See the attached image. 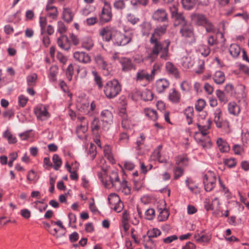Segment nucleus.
<instances>
[{
  "instance_id": "1",
  "label": "nucleus",
  "mask_w": 249,
  "mask_h": 249,
  "mask_svg": "<svg viewBox=\"0 0 249 249\" xmlns=\"http://www.w3.org/2000/svg\"><path fill=\"white\" fill-rule=\"evenodd\" d=\"M98 177L106 188H118L119 177L118 172L115 170L111 171L107 175L106 170L104 169L98 173Z\"/></svg>"
},
{
  "instance_id": "2",
  "label": "nucleus",
  "mask_w": 249,
  "mask_h": 249,
  "mask_svg": "<svg viewBox=\"0 0 249 249\" xmlns=\"http://www.w3.org/2000/svg\"><path fill=\"white\" fill-rule=\"evenodd\" d=\"M153 45L151 53V56H158L160 55V57L166 60L169 57V46L170 44V41L168 39L165 40L163 42L159 40L150 41Z\"/></svg>"
},
{
  "instance_id": "3",
  "label": "nucleus",
  "mask_w": 249,
  "mask_h": 249,
  "mask_svg": "<svg viewBox=\"0 0 249 249\" xmlns=\"http://www.w3.org/2000/svg\"><path fill=\"white\" fill-rule=\"evenodd\" d=\"M133 36L132 31H127L122 33L115 30L113 32V44L116 46H125L131 42Z\"/></svg>"
},
{
  "instance_id": "4",
  "label": "nucleus",
  "mask_w": 249,
  "mask_h": 249,
  "mask_svg": "<svg viewBox=\"0 0 249 249\" xmlns=\"http://www.w3.org/2000/svg\"><path fill=\"white\" fill-rule=\"evenodd\" d=\"M121 90V87L119 82L116 80L108 81L104 87V92L108 99L115 97Z\"/></svg>"
},
{
  "instance_id": "5",
  "label": "nucleus",
  "mask_w": 249,
  "mask_h": 249,
  "mask_svg": "<svg viewBox=\"0 0 249 249\" xmlns=\"http://www.w3.org/2000/svg\"><path fill=\"white\" fill-rule=\"evenodd\" d=\"M188 160L185 156H179L176 158V163L178 166L174 169V178L177 179L183 174L184 171L181 166H186Z\"/></svg>"
},
{
  "instance_id": "6",
  "label": "nucleus",
  "mask_w": 249,
  "mask_h": 249,
  "mask_svg": "<svg viewBox=\"0 0 249 249\" xmlns=\"http://www.w3.org/2000/svg\"><path fill=\"white\" fill-rule=\"evenodd\" d=\"M216 181L215 174L212 171H208L203 176L205 190L207 192L211 191L215 186Z\"/></svg>"
},
{
  "instance_id": "7",
  "label": "nucleus",
  "mask_w": 249,
  "mask_h": 249,
  "mask_svg": "<svg viewBox=\"0 0 249 249\" xmlns=\"http://www.w3.org/2000/svg\"><path fill=\"white\" fill-rule=\"evenodd\" d=\"M108 201L110 208L117 213L121 212L124 208V204L120 198L115 193H111L108 196Z\"/></svg>"
},
{
  "instance_id": "8",
  "label": "nucleus",
  "mask_w": 249,
  "mask_h": 249,
  "mask_svg": "<svg viewBox=\"0 0 249 249\" xmlns=\"http://www.w3.org/2000/svg\"><path fill=\"white\" fill-rule=\"evenodd\" d=\"M34 113L37 119L41 121H46L50 117L47 107L43 104L38 105L34 108Z\"/></svg>"
},
{
  "instance_id": "9",
  "label": "nucleus",
  "mask_w": 249,
  "mask_h": 249,
  "mask_svg": "<svg viewBox=\"0 0 249 249\" xmlns=\"http://www.w3.org/2000/svg\"><path fill=\"white\" fill-rule=\"evenodd\" d=\"M112 17L111 8L110 4H104L102 11L99 15V20L102 23L110 21Z\"/></svg>"
},
{
  "instance_id": "10",
  "label": "nucleus",
  "mask_w": 249,
  "mask_h": 249,
  "mask_svg": "<svg viewBox=\"0 0 249 249\" xmlns=\"http://www.w3.org/2000/svg\"><path fill=\"white\" fill-rule=\"evenodd\" d=\"M91 128L93 133L97 134L108 130L109 127L106 124H103L99 119L95 118L91 123Z\"/></svg>"
},
{
  "instance_id": "11",
  "label": "nucleus",
  "mask_w": 249,
  "mask_h": 249,
  "mask_svg": "<svg viewBox=\"0 0 249 249\" xmlns=\"http://www.w3.org/2000/svg\"><path fill=\"white\" fill-rule=\"evenodd\" d=\"M194 138L196 142L203 148H207L211 145L209 137L203 135L200 132H196L194 134Z\"/></svg>"
},
{
  "instance_id": "12",
  "label": "nucleus",
  "mask_w": 249,
  "mask_h": 249,
  "mask_svg": "<svg viewBox=\"0 0 249 249\" xmlns=\"http://www.w3.org/2000/svg\"><path fill=\"white\" fill-rule=\"evenodd\" d=\"M120 63L122 66V71L124 72H128L132 70H136L135 65L132 63L130 58L123 57L120 60Z\"/></svg>"
},
{
  "instance_id": "13",
  "label": "nucleus",
  "mask_w": 249,
  "mask_h": 249,
  "mask_svg": "<svg viewBox=\"0 0 249 249\" xmlns=\"http://www.w3.org/2000/svg\"><path fill=\"white\" fill-rule=\"evenodd\" d=\"M152 18L155 20L164 22L168 19V14L166 10L163 8L158 9L152 15Z\"/></svg>"
},
{
  "instance_id": "14",
  "label": "nucleus",
  "mask_w": 249,
  "mask_h": 249,
  "mask_svg": "<svg viewBox=\"0 0 249 249\" xmlns=\"http://www.w3.org/2000/svg\"><path fill=\"white\" fill-rule=\"evenodd\" d=\"M58 46L62 49L68 51L71 48V44L67 36L62 35L57 39Z\"/></svg>"
},
{
  "instance_id": "15",
  "label": "nucleus",
  "mask_w": 249,
  "mask_h": 249,
  "mask_svg": "<svg viewBox=\"0 0 249 249\" xmlns=\"http://www.w3.org/2000/svg\"><path fill=\"white\" fill-rule=\"evenodd\" d=\"M102 121L103 124H106L107 126H109L113 123V115L112 113L108 110H104L101 113Z\"/></svg>"
},
{
  "instance_id": "16",
  "label": "nucleus",
  "mask_w": 249,
  "mask_h": 249,
  "mask_svg": "<svg viewBox=\"0 0 249 249\" xmlns=\"http://www.w3.org/2000/svg\"><path fill=\"white\" fill-rule=\"evenodd\" d=\"M75 60L83 63H89L91 61L90 57L88 53L83 52H76L73 53Z\"/></svg>"
},
{
  "instance_id": "17",
  "label": "nucleus",
  "mask_w": 249,
  "mask_h": 249,
  "mask_svg": "<svg viewBox=\"0 0 249 249\" xmlns=\"http://www.w3.org/2000/svg\"><path fill=\"white\" fill-rule=\"evenodd\" d=\"M144 80L148 82L153 81L150 74L145 70H139L136 73V80L137 81H142Z\"/></svg>"
},
{
  "instance_id": "18",
  "label": "nucleus",
  "mask_w": 249,
  "mask_h": 249,
  "mask_svg": "<svg viewBox=\"0 0 249 249\" xmlns=\"http://www.w3.org/2000/svg\"><path fill=\"white\" fill-rule=\"evenodd\" d=\"M167 25H163L157 28L154 32L152 35L150 41H153L154 40H158V37L164 35L166 31Z\"/></svg>"
},
{
  "instance_id": "19",
  "label": "nucleus",
  "mask_w": 249,
  "mask_h": 249,
  "mask_svg": "<svg viewBox=\"0 0 249 249\" xmlns=\"http://www.w3.org/2000/svg\"><path fill=\"white\" fill-rule=\"evenodd\" d=\"M114 31H115V30L111 28L106 27L100 31V35L102 36L104 40L107 42L110 40L112 41L113 32Z\"/></svg>"
},
{
  "instance_id": "20",
  "label": "nucleus",
  "mask_w": 249,
  "mask_h": 249,
  "mask_svg": "<svg viewBox=\"0 0 249 249\" xmlns=\"http://www.w3.org/2000/svg\"><path fill=\"white\" fill-rule=\"evenodd\" d=\"M169 86V82L165 79H160L157 81L155 85L156 90L159 93L163 92Z\"/></svg>"
},
{
  "instance_id": "21",
  "label": "nucleus",
  "mask_w": 249,
  "mask_h": 249,
  "mask_svg": "<svg viewBox=\"0 0 249 249\" xmlns=\"http://www.w3.org/2000/svg\"><path fill=\"white\" fill-rule=\"evenodd\" d=\"M181 95L179 91L175 89H172L168 94L169 100L173 104H178L180 102Z\"/></svg>"
},
{
  "instance_id": "22",
  "label": "nucleus",
  "mask_w": 249,
  "mask_h": 249,
  "mask_svg": "<svg viewBox=\"0 0 249 249\" xmlns=\"http://www.w3.org/2000/svg\"><path fill=\"white\" fill-rule=\"evenodd\" d=\"M180 33L182 36L186 38L192 37L194 35L192 26L187 23L182 26V28L180 30Z\"/></svg>"
},
{
  "instance_id": "23",
  "label": "nucleus",
  "mask_w": 249,
  "mask_h": 249,
  "mask_svg": "<svg viewBox=\"0 0 249 249\" xmlns=\"http://www.w3.org/2000/svg\"><path fill=\"white\" fill-rule=\"evenodd\" d=\"M192 19L197 25L201 26H204L208 20L204 15L199 14H196L192 15Z\"/></svg>"
},
{
  "instance_id": "24",
  "label": "nucleus",
  "mask_w": 249,
  "mask_h": 249,
  "mask_svg": "<svg viewBox=\"0 0 249 249\" xmlns=\"http://www.w3.org/2000/svg\"><path fill=\"white\" fill-rule=\"evenodd\" d=\"M165 69L169 74L176 78L179 77V72L177 67L171 62H167L165 64Z\"/></svg>"
},
{
  "instance_id": "25",
  "label": "nucleus",
  "mask_w": 249,
  "mask_h": 249,
  "mask_svg": "<svg viewBox=\"0 0 249 249\" xmlns=\"http://www.w3.org/2000/svg\"><path fill=\"white\" fill-rule=\"evenodd\" d=\"M214 122L217 127H221L223 121L222 111L221 108H216L214 111Z\"/></svg>"
},
{
  "instance_id": "26",
  "label": "nucleus",
  "mask_w": 249,
  "mask_h": 249,
  "mask_svg": "<svg viewBox=\"0 0 249 249\" xmlns=\"http://www.w3.org/2000/svg\"><path fill=\"white\" fill-rule=\"evenodd\" d=\"M181 64L184 68L189 69L194 65V61L190 56L187 55L181 58Z\"/></svg>"
},
{
  "instance_id": "27",
  "label": "nucleus",
  "mask_w": 249,
  "mask_h": 249,
  "mask_svg": "<svg viewBox=\"0 0 249 249\" xmlns=\"http://www.w3.org/2000/svg\"><path fill=\"white\" fill-rule=\"evenodd\" d=\"M216 143L219 150L221 152H227L230 150L228 143L222 138H218L216 141Z\"/></svg>"
},
{
  "instance_id": "28",
  "label": "nucleus",
  "mask_w": 249,
  "mask_h": 249,
  "mask_svg": "<svg viewBox=\"0 0 249 249\" xmlns=\"http://www.w3.org/2000/svg\"><path fill=\"white\" fill-rule=\"evenodd\" d=\"M88 130L87 123H83L82 124L78 126L76 128V133L80 139H83L85 136V133Z\"/></svg>"
},
{
  "instance_id": "29",
  "label": "nucleus",
  "mask_w": 249,
  "mask_h": 249,
  "mask_svg": "<svg viewBox=\"0 0 249 249\" xmlns=\"http://www.w3.org/2000/svg\"><path fill=\"white\" fill-rule=\"evenodd\" d=\"M119 187L114 188L117 191H122L125 194H129L130 192V189L127 185V181L125 179H123L122 181L119 180Z\"/></svg>"
},
{
  "instance_id": "30",
  "label": "nucleus",
  "mask_w": 249,
  "mask_h": 249,
  "mask_svg": "<svg viewBox=\"0 0 249 249\" xmlns=\"http://www.w3.org/2000/svg\"><path fill=\"white\" fill-rule=\"evenodd\" d=\"M213 79L217 84H221L224 83L225 79V74L221 71H217L215 72Z\"/></svg>"
},
{
  "instance_id": "31",
  "label": "nucleus",
  "mask_w": 249,
  "mask_h": 249,
  "mask_svg": "<svg viewBox=\"0 0 249 249\" xmlns=\"http://www.w3.org/2000/svg\"><path fill=\"white\" fill-rule=\"evenodd\" d=\"M240 47L237 44H231L229 48V52L233 58H237L240 53Z\"/></svg>"
},
{
  "instance_id": "32",
  "label": "nucleus",
  "mask_w": 249,
  "mask_h": 249,
  "mask_svg": "<svg viewBox=\"0 0 249 249\" xmlns=\"http://www.w3.org/2000/svg\"><path fill=\"white\" fill-rule=\"evenodd\" d=\"M228 110L230 114L234 115H237L240 112L239 107L235 102L229 103Z\"/></svg>"
},
{
  "instance_id": "33",
  "label": "nucleus",
  "mask_w": 249,
  "mask_h": 249,
  "mask_svg": "<svg viewBox=\"0 0 249 249\" xmlns=\"http://www.w3.org/2000/svg\"><path fill=\"white\" fill-rule=\"evenodd\" d=\"M73 13L69 8H64L63 11V18L67 22H71L72 20Z\"/></svg>"
},
{
  "instance_id": "34",
  "label": "nucleus",
  "mask_w": 249,
  "mask_h": 249,
  "mask_svg": "<svg viewBox=\"0 0 249 249\" xmlns=\"http://www.w3.org/2000/svg\"><path fill=\"white\" fill-rule=\"evenodd\" d=\"M211 124V121L210 120H208L207 124L206 125H202L199 124H197V126L199 129V131L198 132L201 133L203 135L207 136V134L209 132Z\"/></svg>"
},
{
  "instance_id": "35",
  "label": "nucleus",
  "mask_w": 249,
  "mask_h": 249,
  "mask_svg": "<svg viewBox=\"0 0 249 249\" xmlns=\"http://www.w3.org/2000/svg\"><path fill=\"white\" fill-rule=\"evenodd\" d=\"M141 31L144 36L148 35L150 31L152 29L151 24L149 22H143L140 25Z\"/></svg>"
},
{
  "instance_id": "36",
  "label": "nucleus",
  "mask_w": 249,
  "mask_h": 249,
  "mask_svg": "<svg viewBox=\"0 0 249 249\" xmlns=\"http://www.w3.org/2000/svg\"><path fill=\"white\" fill-rule=\"evenodd\" d=\"M198 2L199 0H182V5L187 10H190Z\"/></svg>"
},
{
  "instance_id": "37",
  "label": "nucleus",
  "mask_w": 249,
  "mask_h": 249,
  "mask_svg": "<svg viewBox=\"0 0 249 249\" xmlns=\"http://www.w3.org/2000/svg\"><path fill=\"white\" fill-rule=\"evenodd\" d=\"M3 137L7 140L9 144H14L17 142V138L8 130L4 132Z\"/></svg>"
},
{
  "instance_id": "38",
  "label": "nucleus",
  "mask_w": 249,
  "mask_h": 249,
  "mask_svg": "<svg viewBox=\"0 0 249 249\" xmlns=\"http://www.w3.org/2000/svg\"><path fill=\"white\" fill-rule=\"evenodd\" d=\"M58 68L55 65L53 66L50 68L49 73L50 80L52 81H55L56 80V75L58 73Z\"/></svg>"
},
{
  "instance_id": "39",
  "label": "nucleus",
  "mask_w": 249,
  "mask_h": 249,
  "mask_svg": "<svg viewBox=\"0 0 249 249\" xmlns=\"http://www.w3.org/2000/svg\"><path fill=\"white\" fill-rule=\"evenodd\" d=\"M184 114L186 116L188 124L192 123V117L194 114V108L192 107H187L184 110Z\"/></svg>"
},
{
  "instance_id": "40",
  "label": "nucleus",
  "mask_w": 249,
  "mask_h": 249,
  "mask_svg": "<svg viewBox=\"0 0 249 249\" xmlns=\"http://www.w3.org/2000/svg\"><path fill=\"white\" fill-rule=\"evenodd\" d=\"M89 101L85 99L81 101L80 102H78L77 107L79 109L83 112H86L89 107Z\"/></svg>"
},
{
  "instance_id": "41",
  "label": "nucleus",
  "mask_w": 249,
  "mask_h": 249,
  "mask_svg": "<svg viewBox=\"0 0 249 249\" xmlns=\"http://www.w3.org/2000/svg\"><path fill=\"white\" fill-rule=\"evenodd\" d=\"M153 95L150 90L146 89L142 91L141 96L144 101H151L153 99Z\"/></svg>"
},
{
  "instance_id": "42",
  "label": "nucleus",
  "mask_w": 249,
  "mask_h": 249,
  "mask_svg": "<svg viewBox=\"0 0 249 249\" xmlns=\"http://www.w3.org/2000/svg\"><path fill=\"white\" fill-rule=\"evenodd\" d=\"M145 115L153 121H156L158 118V115L156 111L151 108H146L144 109Z\"/></svg>"
},
{
  "instance_id": "43",
  "label": "nucleus",
  "mask_w": 249,
  "mask_h": 249,
  "mask_svg": "<svg viewBox=\"0 0 249 249\" xmlns=\"http://www.w3.org/2000/svg\"><path fill=\"white\" fill-rule=\"evenodd\" d=\"M161 65L158 63H155L152 68V70L150 74L151 77L152 81L154 80L155 76L158 73H159L161 70Z\"/></svg>"
},
{
  "instance_id": "44",
  "label": "nucleus",
  "mask_w": 249,
  "mask_h": 249,
  "mask_svg": "<svg viewBox=\"0 0 249 249\" xmlns=\"http://www.w3.org/2000/svg\"><path fill=\"white\" fill-rule=\"evenodd\" d=\"M93 45L92 40L89 38H87L83 40L82 46L86 50H89L93 47Z\"/></svg>"
},
{
  "instance_id": "45",
  "label": "nucleus",
  "mask_w": 249,
  "mask_h": 249,
  "mask_svg": "<svg viewBox=\"0 0 249 249\" xmlns=\"http://www.w3.org/2000/svg\"><path fill=\"white\" fill-rule=\"evenodd\" d=\"M53 161L54 164L53 168L55 170H58L62 164V160L58 155L53 156Z\"/></svg>"
},
{
  "instance_id": "46",
  "label": "nucleus",
  "mask_w": 249,
  "mask_h": 249,
  "mask_svg": "<svg viewBox=\"0 0 249 249\" xmlns=\"http://www.w3.org/2000/svg\"><path fill=\"white\" fill-rule=\"evenodd\" d=\"M198 51L204 57L207 56L211 52L210 48L205 45H200L199 47Z\"/></svg>"
},
{
  "instance_id": "47",
  "label": "nucleus",
  "mask_w": 249,
  "mask_h": 249,
  "mask_svg": "<svg viewBox=\"0 0 249 249\" xmlns=\"http://www.w3.org/2000/svg\"><path fill=\"white\" fill-rule=\"evenodd\" d=\"M206 105V102L204 99H199L195 104V108L197 111H201L205 107Z\"/></svg>"
},
{
  "instance_id": "48",
  "label": "nucleus",
  "mask_w": 249,
  "mask_h": 249,
  "mask_svg": "<svg viewBox=\"0 0 249 249\" xmlns=\"http://www.w3.org/2000/svg\"><path fill=\"white\" fill-rule=\"evenodd\" d=\"M74 68L72 64H69L66 71V75L69 81L72 80Z\"/></svg>"
},
{
  "instance_id": "49",
  "label": "nucleus",
  "mask_w": 249,
  "mask_h": 249,
  "mask_svg": "<svg viewBox=\"0 0 249 249\" xmlns=\"http://www.w3.org/2000/svg\"><path fill=\"white\" fill-rule=\"evenodd\" d=\"M169 215V213L167 209L161 210L158 216V219L160 221H163L167 219Z\"/></svg>"
},
{
  "instance_id": "50",
  "label": "nucleus",
  "mask_w": 249,
  "mask_h": 249,
  "mask_svg": "<svg viewBox=\"0 0 249 249\" xmlns=\"http://www.w3.org/2000/svg\"><path fill=\"white\" fill-rule=\"evenodd\" d=\"M172 18L175 19L177 22H178V24H180L182 26L187 23L184 16L181 13H178Z\"/></svg>"
},
{
  "instance_id": "51",
  "label": "nucleus",
  "mask_w": 249,
  "mask_h": 249,
  "mask_svg": "<svg viewBox=\"0 0 249 249\" xmlns=\"http://www.w3.org/2000/svg\"><path fill=\"white\" fill-rule=\"evenodd\" d=\"M67 30V27L62 21H58L57 24V31L61 34H64Z\"/></svg>"
},
{
  "instance_id": "52",
  "label": "nucleus",
  "mask_w": 249,
  "mask_h": 249,
  "mask_svg": "<svg viewBox=\"0 0 249 249\" xmlns=\"http://www.w3.org/2000/svg\"><path fill=\"white\" fill-rule=\"evenodd\" d=\"M204 26L206 29V31L207 33H214L215 32V28L213 24L209 21L208 19L205 24L204 25Z\"/></svg>"
},
{
  "instance_id": "53",
  "label": "nucleus",
  "mask_w": 249,
  "mask_h": 249,
  "mask_svg": "<svg viewBox=\"0 0 249 249\" xmlns=\"http://www.w3.org/2000/svg\"><path fill=\"white\" fill-rule=\"evenodd\" d=\"M95 61L102 69H106L107 63L101 55H97L95 57Z\"/></svg>"
},
{
  "instance_id": "54",
  "label": "nucleus",
  "mask_w": 249,
  "mask_h": 249,
  "mask_svg": "<svg viewBox=\"0 0 249 249\" xmlns=\"http://www.w3.org/2000/svg\"><path fill=\"white\" fill-rule=\"evenodd\" d=\"M161 233L160 230L157 228H153L148 231L147 234L149 238H155L159 236Z\"/></svg>"
},
{
  "instance_id": "55",
  "label": "nucleus",
  "mask_w": 249,
  "mask_h": 249,
  "mask_svg": "<svg viewBox=\"0 0 249 249\" xmlns=\"http://www.w3.org/2000/svg\"><path fill=\"white\" fill-rule=\"evenodd\" d=\"M39 25L41 28V35H43L45 31L46 26L47 25V19L45 17H39Z\"/></svg>"
},
{
  "instance_id": "56",
  "label": "nucleus",
  "mask_w": 249,
  "mask_h": 249,
  "mask_svg": "<svg viewBox=\"0 0 249 249\" xmlns=\"http://www.w3.org/2000/svg\"><path fill=\"white\" fill-rule=\"evenodd\" d=\"M66 167L69 171V172L71 173L70 178L72 180H77L78 178V177L77 174H76L77 171H72L71 170V165H70L68 163H67L65 165Z\"/></svg>"
},
{
  "instance_id": "57",
  "label": "nucleus",
  "mask_w": 249,
  "mask_h": 249,
  "mask_svg": "<svg viewBox=\"0 0 249 249\" xmlns=\"http://www.w3.org/2000/svg\"><path fill=\"white\" fill-rule=\"evenodd\" d=\"M92 73L94 76V81L98 85L99 89H101L103 87L102 81L101 77L98 74L96 71H92Z\"/></svg>"
},
{
  "instance_id": "58",
  "label": "nucleus",
  "mask_w": 249,
  "mask_h": 249,
  "mask_svg": "<svg viewBox=\"0 0 249 249\" xmlns=\"http://www.w3.org/2000/svg\"><path fill=\"white\" fill-rule=\"evenodd\" d=\"M27 179L29 182L37 180L36 174L33 170H31L28 172L27 176Z\"/></svg>"
},
{
  "instance_id": "59",
  "label": "nucleus",
  "mask_w": 249,
  "mask_h": 249,
  "mask_svg": "<svg viewBox=\"0 0 249 249\" xmlns=\"http://www.w3.org/2000/svg\"><path fill=\"white\" fill-rule=\"evenodd\" d=\"M37 79V75L36 73H33L27 77V81L29 86H32L35 85Z\"/></svg>"
},
{
  "instance_id": "60",
  "label": "nucleus",
  "mask_w": 249,
  "mask_h": 249,
  "mask_svg": "<svg viewBox=\"0 0 249 249\" xmlns=\"http://www.w3.org/2000/svg\"><path fill=\"white\" fill-rule=\"evenodd\" d=\"M145 218L148 220H152L155 217V210L152 208L148 209L145 212Z\"/></svg>"
},
{
  "instance_id": "61",
  "label": "nucleus",
  "mask_w": 249,
  "mask_h": 249,
  "mask_svg": "<svg viewBox=\"0 0 249 249\" xmlns=\"http://www.w3.org/2000/svg\"><path fill=\"white\" fill-rule=\"evenodd\" d=\"M127 20L132 25H135L140 21L138 18L136 17L134 15L129 14L127 15Z\"/></svg>"
},
{
  "instance_id": "62",
  "label": "nucleus",
  "mask_w": 249,
  "mask_h": 249,
  "mask_svg": "<svg viewBox=\"0 0 249 249\" xmlns=\"http://www.w3.org/2000/svg\"><path fill=\"white\" fill-rule=\"evenodd\" d=\"M129 140V137L125 133H122L120 134L119 139V142L121 144L127 143Z\"/></svg>"
},
{
  "instance_id": "63",
  "label": "nucleus",
  "mask_w": 249,
  "mask_h": 249,
  "mask_svg": "<svg viewBox=\"0 0 249 249\" xmlns=\"http://www.w3.org/2000/svg\"><path fill=\"white\" fill-rule=\"evenodd\" d=\"M88 154L90 156L91 160H93L96 155V146L93 143H90Z\"/></svg>"
},
{
  "instance_id": "64",
  "label": "nucleus",
  "mask_w": 249,
  "mask_h": 249,
  "mask_svg": "<svg viewBox=\"0 0 249 249\" xmlns=\"http://www.w3.org/2000/svg\"><path fill=\"white\" fill-rule=\"evenodd\" d=\"M216 94L217 98L221 102L225 103L227 101V99L225 96V94L222 91L220 90H217L216 91Z\"/></svg>"
}]
</instances>
